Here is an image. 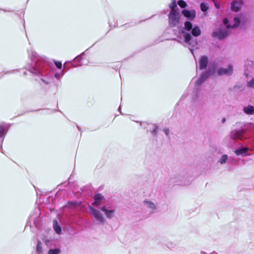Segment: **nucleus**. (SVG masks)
Returning a JSON list of instances; mask_svg holds the SVG:
<instances>
[{
    "label": "nucleus",
    "mask_w": 254,
    "mask_h": 254,
    "mask_svg": "<svg viewBox=\"0 0 254 254\" xmlns=\"http://www.w3.org/2000/svg\"><path fill=\"white\" fill-rule=\"evenodd\" d=\"M182 14L186 17L188 20L184 22L183 27H179L180 35L183 37L184 43L188 46L191 54L194 55L193 48L197 49L198 42L196 38L200 35L201 30L197 25H193L191 21L196 17V11L195 9H189L185 8L182 10Z\"/></svg>",
    "instance_id": "obj_1"
},
{
    "label": "nucleus",
    "mask_w": 254,
    "mask_h": 254,
    "mask_svg": "<svg viewBox=\"0 0 254 254\" xmlns=\"http://www.w3.org/2000/svg\"><path fill=\"white\" fill-rule=\"evenodd\" d=\"M254 134V124L250 123L245 125L240 129H234L230 133L231 138L236 140H245L243 143H239L234 152L238 155L246 156L248 151L254 150V141L252 139H247V133Z\"/></svg>",
    "instance_id": "obj_2"
},
{
    "label": "nucleus",
    "mask_w": 254,
    "mask_h": 254,
    "mask_svg": "<svg viewBox=\"0 0 254 254\" xmlns=\"http://www.w3.org/2000/svg\"><path fill=\"white\" fill-rule=\"evenodd\" d=\"M28 57L31 59V63L28 64L25 69L31 73L43 76V74L48 76L51 72L55 70L53 63L49 61L46 57L39 56L32 50H28Z\"/></svg>",
    "instance_id": "obj_3"
},
{
    "label": "nucleus",
    "mask_w": 254,
    "mask_h": 254,
    "mask_svg": "<svg viewBox=\"0 0 254 254\" xmlns=\"http://www.w3.org/2000/svg\"><path fill=\"white\" fill-rule=\"evenodd\" d=\"M230 21L228 18H224L219 28L212 32V35L219 40L226 38L231 33Z\"/></svg>",
    "instance_id": "obj_4"
},
{
    "label": "nucleus",
    "mask_w": 254,
    "mask_h": 254,
    "mask_svg": "<svg viewBox=\"0 0 254 254\" xmlns=\"http://www.w3.org/2000/svg\"><path fill=\"white\" fill-rule=\"evenodd\" d=\"M169 25L171 27H175L180 23V16L179 10H170L168 15Z\"/></svg>",
    "instance_id": "obj_5"
},
{
    "label": "nucleus",
    "mask_w": 254,
    "mask_h": 254,
    "mask_svg": "<svg viewBox=\"0 0 254 254\" xmlns=\"http://www.w3.org/2000/svg\"><path fill=\"white\" fill-rule=\"evenodd\" d=\"M233 73V66L231 64H229L227 68L220 67L217 70V75H231Z\"/></svg>",
    "instance_id": "obj_6"
},
{
    "label": "nucleus",
    "mask_w": 254,
    "mask_h": 254,
    "mask_svg": "<svg viewBox=\"0 0 254 254\" xmlns=\"http://www.w3.org/2000/svg\"><path fill=\"white\" fill-rule=\"evenodd\" d=\"M246 17L244 15H240L235 16L233 18L234 23L231 24L230 23V29H236L239 27L241 23L245 22Z\"/></svg>",
    "instance_id": "obj_7"
},
{
    "label": "nucleus",
    "mask_w": 254,
    "mask_h": 254,
    "mask_svg": "<svg viewBox=\"0 0 254 254\" xmlns=\"http://www.w3.org/2000/svg\"><path fill=\"white\" fill-rule=\"evenodd\" d=\"M199 69L202 70L206 69L209 64L208 57L207 56H201L198 60Z\"/></svg>",
    "instance_id": "obj_8"
},
{
    "label": "nucleus",
    "mask_w": 254,
    "mask_h": 254,
    "mask_svg": "<svg viewBox=\"0 0 254 254\" xmlns=\"http://www.w3.org/2000/svg\"><path fill=\"white\" fill-rule=\"evenodd\" d=\"M243 4V0H233L231 3L230 9L233 11L238 12L241 10Z\"/></svg>",
    "instance_id": "obj_9"
},
{
    "label": "nucleus",
    "mask_w": 254,
    "mask_h": 254,
    "mask_svg": "<svg viewBox=\"0 0 254 254\" xmlns=\"http://www.w3.org/2000/svg\"><path fill=\"white\" fill-rule=\"evenodd\" d=\"M218 69V64L216 62L214 61L210 64L205 71L211 76L215 73L217 74Z\"/></svg>",
    "instance_id": "obj_10"
},
{
    "label": "nucleus",
    "mask_w": 254,
    "mask_h": 254,
    "mask_svg": "<svg viewBox=\"0 0 254 254\" xmlns=\"http://www.w3.org/2000/svg\"><path fill=\"white\" fill-rule=\"evenodd\" d=\"M89 209L91 210V215L101 223H103L104 222V219L100 212L92 207H90Z\"/></svg>",
    "instance_id": "obj_11"
},
{
    "label": "nucleus",
    "mask_w": 254,
    "mask_h": 254,
    "mask_svg": "<svg viewBox=\"0 0 254 254\" xmlns=\"http://www.w3.org/2000/svg\"><path fill=\"white\" fill-rule=\"evenodd\" d=\"M253 64H254L253 61L249 60H247L245 63L244 66L245 68V71L244 72V75L247 78L249 77V72H248V71L252 67Z\"/></svg>",
    "instance_id": "obj_12"
},
{
    "label": "nucleus",
    "mask_w": 254,
    "mask_h": 254,
    "mask_svg": "<svg viewBox=\"0 0 254 254\" xmlns=\"http://www.w3.org/2000/svg\"><path fill=\"white\" fill-rule=\"evenodd\" d=\"M227 161L230 163H232V158L231 157H228V156L227 154H223L219 159L217 163L221 164H224L227 162Z\"/></svg>",
    "instance_id": "obj_13"
},
{
    "label": "nucleus",
    "mask_w": 254,
    "mask_h": 254,
    "mask_svg": "<svg viewBox=\"0 0 254 254\" xmlns=\"http://www.w3.org/2000/svg\"><path fill=\"white\" fill-rule=\"evenodd\" d=\"M243 111L247 115H254V106L251 105H249L247 106H245L243 108Z\"/></svg>",
    "instance_id": "obj_14"
},
{
    "label": "nucleus",
    "mask_w": 254,
    "mask_h": 254,
    "mask_svg": "<svg viewBox=\"0 0 254 254\" xmlns=\"http://www.w3.org/2000/svg\"><path fill=\"white\" fill-rule=\"evenodd\" d=\"M101 209L105 213L106 216L109 218H111L115 212V210L107 209L105 206H103Z\"/></svg>",
    "instance_id": "obj_15"
},
{
    "label": "nucleus",
    "mask_w": 254,
    "mask_h": 254,
    "mask_svg": "<svg viewBox=\"0 0 254 254\" xmlns=\"http://www.w3.org/2000/svg\"><path fill=\"white\" fill-rule=\"evenodd\" d=\"M81 205V202L76 201H69L67 202L66 207L69 208H73L76 207H78Z\"/></svg>",
    "instance_id": "obj_16"
},
{
    "label": "nucleus",
    "mask_w": 254,
    "mask_h": 254,
    "mask_svg": "<svg viewBox=\"0 0 254 254\" xmlns=\"http://www.w3.org/2000/svg\"><path fill=\"white\" fill-rule=\"evenodd\" d=\"M103 197L99 193L96 194L94 196V202L93 203V205L95 206H98L100 204V202L102 200Z\"/></svg>",
    "instance_id": "obj_17"
},
{
    "label": "nucleus",
    "mask_w": 254,
    "mask_h": 254,
    "mask_svg": "<svg viewBox=\"0 0 254 254\" xmlns=\"http://www.w3.org/2000/svg\"><path fill=\"white\" fill-rule=\"evenodd\" d=\"M75 67V65L71 62H66L64 64V68L63 70L65 73L70 68Z\"/></svg>",
    "instance_id": "obj_18"
},
{
    "label": "nucleus",
    "mask_w": 254,
    "mask_h": 254,
    "mask_svg": "<svg viewBox=\"0 0 254 254\" xmlns=\"http://www.w3.org/2000/svg\"><path fill=\"white\" fill-rule=\"evenodd\" d=\"M8 129V127L6 128L2 125H0V138H3L6 135Z\"/></svg>",
    "instance_id": "obj_19"
},
{
    "label": "nucleus",
    "mask_w": 254,
    "mask_h": 254,
    "mask_svg": "<svg viewBox=\"0 0 254 254\" xmlns=\"http://www.w3.org/2000/svg\"><path fill=\"white\" fill-rule=\"evenodd\" d=\"M200 8L203 12H207L209 9V6L207 3L205 2H202L200 4Z\"/></svg>",
    "instance_id": "obj_20"
},
{
    "label": "nucleus",
    "mask_w": 254,
    "mask_h": 254,
    "mask_svg": "<svg viewBox=\"0 0 254 254\" xmlns=\"http://www.w3.org/2000/svg\"><path fill=\"white\" fill-rule=\"evenodd\" d=\"M53 227L55 231V232L57 234H61V227L58 224V222L57 220L54 221V224H53Z\"/></svg>",
    "instance_id": "obj_21"
},
{
    "label": "nucleus",
    "mask_w": 254,
    "mask_h": 254,
    "mask_svg": "<svg viewBox=\"0 0 254 254\" xmlns=\"http://www.w3.org/2000/svg\"><path fill=\"white\" fill-rule=\"evenodd\" d=\"M153 128L152 130H150V131L153 136H156L157 135L158 127L155 124L153 125Z\"/></svg>",
    "instance_id": "obj_22"
},
{
    "label": "nucleus",
    "mask_w": 254,
    "mask_h": 254,
    "mask_svg": "<svg viewBox=\"0 0 254 254\" xmlns=\"http://www.w3.org/2000/svg\"><path fill=\"white\" fill-rule=\"evenodd\" d=\"M177 4L180 7L184 9H185L188 5L187 2L184 0H179Z\"/></svg>",
    "instance_id": "obj_23"
},
{
    "label": "nucleus",
    "mask_w": 254,
    "mask_h": 254,
    "mask_svg": "<svg viewBox=\"0 0 254 254\" xmlns=\"http://www.w3.org/2000/svg\"><path fill=\"white\" fill-rule=\"evenodd\" d=\"M210 76L209 74H208L205 71H203L200 74L199 77L203 80L205 81L207 79H208Z\"/></svg>",
    "instance_id": "obj_24"
},
{
    "label": "nucleus",
    "mask_w": 254,
    "mask_h": 254,
    "mask_svg": "<svg viewBox=\"0 0 254 254\" xmlns=\"http://www.w3.org/2000/svg\"><path fill=\"white\" fill-rule=\"evenodd\" d=\"M42 243L41 242V241H39L38 242L37 247H36L37 252L39 254H41L42 253Z\"/></svg>",
    "instance_id": "obj_25"
},
{
    "label": "nucleus",
    "mask_w": 254,
    "mask_h": 254,
    "mask_svg": "<svg viewBox=\"0 0 254 254\" xmlns=\"http://www.w3.org/2000/svg\"><path fill=\"white\" fill-rule=\"evenodd\" d=\"M65 73V72L62 70L60 72H56L54 74L55 77L57 79H60Z\"/></svg>",
    "instance_id": "obj_26"
},
{
    "label": "nucleus",
    "mask_w": 254,
    "mask_h": 254,
    "mask_svg": "<svg viewBox=\"0 0 254 254\" xmlns=\"http://www.w3.org/2000/svg\"><path fill=\"white\" fill-rule=\"evenodd\" d=\"M61 251L59 249H50L48 251V254H59Z\"/></svg>",
    "instance_id": "obj_27"
},
{
    "label": "nucleus",
    "mask_w": 254,
    "mask_h": 254,
    "mask_svg": "<svg viewBox=\"0 0 254 254\" xmlns=\"http://www.w3.org/2000/svg\"><path fill=\"white\" fill-rule=\"evenodd\" d=\"M169 8L171 9L170 10H175V8L177 7L176 0H172V2L169 5Z\"/></svg>",
    "instance_id": "obj_28"
},
{
    "label": "nucleus",
    "mask_w": 254,
    "mask_h": 254,
    "mask_svg": "<svg viewBox=\"0 0 254 254\" xmlns=\"http://www.w3.org/2000/svg\"><path fill=\"white\" fill-rule=\"evenodd\" d=\"M247 86L249 88L254 89V77L247 81Z\"/></svg>",
    "instance_id": "obj_29"
},
{
    "label": "nucleus",
    "mask_w": 254,
    "mask_h": 254,
    "mask_svg": "<svg viewBox=\"0 0 254 254\" xmlns=\"http://www.w3.org/2000/svg\"><path fill=\"white\" fill-rule=\"evenodd\" d=\"M84 55V53H82L81 55H79V56H77L75 59H74V61L76 62H77L79 63V64H78V65L79 66H81L82 65V64H80V62H81V61L82 60V56Z\"/></svg>",
    "instance_id": "obj_30"
},
{
    "label": "nucleus",
    "mask_w": 254,
    "mask_h": 254,
    "mask_svg": "<svg viewBox=\"0 0 254 254\" xmlns=\"http://www.w3.org/2000/svg\"><path fill=\"white\" fill-rule=\"evenodd\" d=\"M54 62L57 68L60 69H62L63 65L61 62L54 61Z\"/></svg>",
    "instance_id": "obj_31"
},
{
    "label": "nucleus",
    "mask_w": 254,
    "mask_h": 254,
    "mask_svg": "<svg viewBox=\"0 0 254 254\" xmlns=\"http://www.w3.org/2000/svg\"><path fill=\"white\" fill-rule=\"evenodd\" d=\"M204 81L200 77L196 81L195 83V86H200Z\"/></svg>",
    "instance_id": "obj_32"
},
{
    "label": "nucleus",
    "mask_w": 254,
    "mask_h": 254,
    "mask_svg": "<svg viewBox=\"0 0 254 254\" xmlns=\"http://www.w3.org/2000/svg\"><path fill=\"white\" fill-rule=\"evenodd\" d=\"M163 131L164 132L166 135L169 137V128H165L163 129Z\"/></svg>",
    "instance_id": "obj_33"
},
{
    "label": "nucleus",
    "mask_w": 254,
    "mask_h": 254,
    "mask_svg": "<svg viewBox=\"0 0 254 254\" xmlns=\"http://www.w3.org/2000/svg\"><path fill=\"white\" fill-rule=\"evenodd\" d=\"M120 66L121 64L120 63H118V64L116 66V67L113 66L112 68L117 70L120 68Z\"/></svg>",
    "instance_id": "obj_34"
},
{
    "label": "nucleus",
    "mask_w": 254,
    "mask_h": 254,
    "mask_svg": "<svg viewBox=\"0 0 254 254\" xmlns=\"http://www.w3.org/2000/svg\"><path fill=\"white\" fill-rule=\"evenodd\" d=\"M214 5H215V7L217 9H219L220 8V5L217 2H215Z\"/></svg>",
    "instance_id": "obj_35"
},
{
    "label": "nucleus",
    "mask_w": 254,
    "mask_h": 254,
    "mask_svg": "<svg viewBox=\"0 0 254 254\" xmlns=\"http://www.w3.org/2000/svg\"><path fill=\"white\" fill-rule=\"evenodd\" d=\"M197 96H198V93L197 92H196L195 94V97H193V100L194 101H196V98L197 97Z\"/></svg>",
    "instance_id": "obj_36"
},
{
    "label": "nucleus",
    "mask_w": 254,
    "mask_h": 254,
    "mask_svg": "<svg viewBox=\"0 0 254 254\" xmlns=\"http://www.w3.org/2000/svg\"><path fill=\"white\" fill-rule=\"evenodd\" d=\"M226 121V118H223L222 119V120H221V122H222V123L224 124V123H225Z\"/></svg>",
    "instance_id": "obj_37"
},
{
    "label": "nucleus",
    "mask_w": 254,
    "mask_h": 254,
    "mask_svg": "<svg viewBox=\"0 0 254 254\" xmlns=\"http://www.w3.org/2000/svg\"><path fill=\"white\" fill-rule=\"evenodd\" d=\"M145 124H146V123L145 122H141L140 126H142V127H143L144 128H145L146 127L145 126H144V125H143Z\"/></svg>",
    "instance_id": "obj_38"
},
{
    "label": "nucleus",
    "mask_w": 254,
    "mask_h": 254,
    "mask_svg": "<svg viewBox=\"0 0 254 254\" xmlns=\"http://www.w3.org/2000/svg\"><path fill=\"white\" fill-rule=\"evenodd\" d=\"M41 80L46 84H48V82L46 81L45 80H44L43 78H41Z\"/></svg>",
    "instance_id": "obj_39"
},
{
    "label": "nucleus",
    "mask_w": 254,
    "mask_h": 254,
    "mask_svg": "<svg viewBox=\"0 0 254 254\" xmlns=\"http://www.w3.org/2000/svg\"><path fill=\"white\" fill-rule=\"evenodd\" d=\"M0 9L2 10L4 12H10V11H11V10H6L5 9Z\"/></svg>",
    "instance_id": "obj_40"
},
{
    "label": "nucleus",
    "mask_w": 254,
    "mask_h": 254,
    "mask_svg": "<svg viewBox=\"0 0 254 254\" xmlns=\"http://www.w3.org/2000/svg\"><path fill=\"white\" fill-rule=\"evenodd\" d=\"M14 71V70H12V71H7L5 73H6V74L11 73H12Z\"/></svg>",
    "instance_id": "obj_41"
},
{
    "label": "nucleus",
    "mask_w": 254,
    "mask_h": 254,
    "mask_svg": "<svg viewBox=\"0 0 254 254\" xmlns=\"http://www.w3.org/2000/svg\"><path fill=\"white\" fill-rule=\"evenodd\" d=\"M51 110L53 112H56V111H58V112H61V113H62L63 114V113L60 110Z\"/></svg>",
    "instance_id": "obj_42"
},
{
    "label": "nucleus",
    "mask_w": 254,
    "mask_h": 254,
    "mask_svg": "<svg viewBox=\"0 0 254 254\" xmlns=\"http://www.w3.org/2000/svg\"><path fill=\"white\" fill-rule=\"evenodd\" d=\"M42 114H48V113H47V112H46V111H45V112H43L42 113Z\"/></svg>",
    "instance_id": "obj_43"
},
{
    "label": "nucleus",
    "mask_w": 254,
    "mask_h": 254,
    "mask_svg": "<svg viewBox=\"0 0 254 254\" xmlns=\"http://www.w3.org/2000/svg\"><path fill=\"white\" fill-rule=\"evenodd\" d=\"M39 110H40V109L36 110H32V111H31V112H37V111H38Z\"/></svg>",
    "instance_id": "obj_44"
},
{
    "label": "nucleus",
    "mask_w": 254,
    "mask_h": 254,
    "mask_svg": "<svg viewBox=\"0 0 254 254\" xmlns=\"http://www.w3.org/2000/svg\"><path fill=\"white\" fill-rule=\"evenodd\" d=\"M77 127L78 129V130L80 131V130H81L80 127L79 126H77Z\"/></svg>",
    "instance_id": "obj_45"
},
{
    "label": "nucleus",
    "mask_w": 254,
    "mask_h": 254,
    "mask_svg": "<svg viewBox=\"0 0 254 254\" xmlns=\"http://www.w3.org/2000/svg\"><path fill=\"white\" fill-rule=\"evenodd\" d=\"M172 40H175V41H178V42H179V40H177V39H175V38H173V39H172Z\"/></svg>",
    "instance_id": "obj_46"
},
{
    "label": "nucleus",
    "mask_w": 254,
    "mask_h": 254,
    "mask_svg": "<svg viewBox=\"0 0 254 254\" xmlns=\"http://www.w3.org/2000/svg\"><path fill=\"white\" fill-rule=\"evenodd\" d=\"M23 75H27V73H26V72H24V73H23Z\"/></svg>",
    "instance_id": "obj_47"
},
{
    "label": "nucleus",
    "mask_w": 254,
    "mask_h": 254,
    "mask_svg": "<svg viewBox=\"0 0 254 254\" xmlns=\"http://www.w3.org/2000/svg\"><path fill=\"white\" fill-rule=\"evenodd\" d=\"M118 110H119V111H121V107H120L119 108Z\"/></svg>",
    "instance_id": "obj_48"
}]
</instances>
